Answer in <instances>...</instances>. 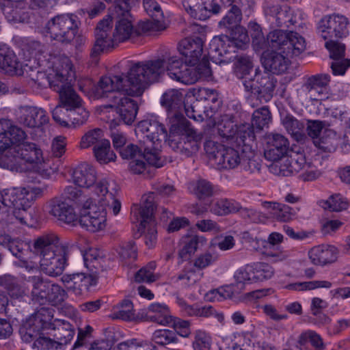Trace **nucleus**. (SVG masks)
I'll return each instance as SVG.
<instances>
[{"instance_id":"40","label":"nucleus","mask_w":350,"mask_h":350,"mask_svg":"<svg viewBox=\"0 0 350 350\" xmlns=\"http://www.w3.org/2000/svg\"><path fill=\"white\" fill-rule=\"evenodd\" d=\"M241 0H233V3L231 5L224 4L225 6H230L231 8L228 11L226 16L219 23V25L221 28L230 30L239 26V23L242 18L241 11L239 8Z\"/></svg>"},{"instance_id":"17","label":"nucleus","mask_w":350,"mask_h":350,"mask_svg":"<svg viewBox=\"0 0 350 350\" xmlns=\"http://www.w3.org/2000/svg\"><path fill=\"white\" fill-rule=\"evenodd\" d=\"M72 62L68 57L62 59L61 68L56 66L48 70V72L42 71H32L29 77L33 82L37 83L41 88L50 87L52 90L57 89L58 83L62 80L64 75L66 72L71 70Z\"/></svg>"},{"instance_id":"53","label":"nucleus","mask_w":350,"mask_h":350,"mask_svg":"<svg viewBox=\"0 0 350 350\" xmlns=\"http://www.w3.org/2000/svg\"><path fill=\"white\" fill-rule=\"evenodd\" d=\"M105 139L102 129L98 128L94 129L88 131L83 135L79 146L81 149H86L91 146L95 147L97 145H100Z\"/></svg>"},{"instance_id":"47","label":"nucleus","mask_w":350,"mask_h":350,"mask_svg":"<svg viewBox=\"0 0 350 350\" xmlns=\"http://www.w3.org/2000/svg\"><path fill=\"white\" fill-rule=\"evenodd\" d=\"M144 144L142 157L148 162L150 165L156 167H161L163 165V160L160 156V148L161 144Z\"/></svg>"},{"instance_id":"6","label":"nucleus","mask_w":350,"mask_h":350,"mask_svg":"<svg viewBox=\"0 0 350 350\" xmlns=\"http://www.w3.org/2000/svg\"><path fill=\"white\" fill-rule=\"evenodd\" d=\"M154 208L153 193L144 196L142 204H134L131 207L132 221L139 223L138 231L144 236L145 244L149 248L154 246L157 242V231L153 219Z\"/></svg>"},{"instance_id":"5","label":"nucleus","mask_w":350,"mask_h":350,"mask_svg":"<svg viewBox=\"0 0 350 350\" xmlns=\"http://www.w3.org/2000/svg\"><path fill=\"white\" fill-rule=\"evenodd\" d=\"M230 36L214 37L209 44L208 55L213 62L221 64L231 62L237 49H241L250 42L247 30L238 26L229 30Z\"/></svg>"},{"instance_id":"24","label":"nucleus","mask_w":350,"mask_h":350,"mask_svg":"<svg viewBox=\"0 0 350 350\" xmlns=\"http://www.w3.org/2000/svg\"><path fill=\"white\" fill-rule=\"evenodd\" d=\"M61 280L67 288L76 295L88 293L90 287L96 284V280L93 275L83 273L65 274L62 277Z\"/></svg>"},{"instance_id":"52","label":"nucleus","mask_w":350,"mask_h":350,"mask_svg":"<svg viewBox=\"0 0 350 350\" xmlns=\"http://www.w3.org/2000/svg\"><path fill=\"white\" fill-rule=\"evenodd\" d=\"M288 33L281 29L273 30L267 35L266 38L267 47L275 49V51H284L288 41Z\"/></svg>"},{"instance_id":"4","label":"nucleus","mask_w":350,"mask_h":350,"mask_svg":"<svg viewBox=\"0 0 350 350\" xmlns=\"http://www.w3.org/2000/svg\"><path fill=\"white\" fill-rule=\"evenodd\" d=\"M32 253L40 256V269L46 275L57 278L68 265V247L59 242L53 232L41 234L33 241Z\"/></svg>"},{"instance_id":"63","label":"nucleus","mask_w":350,"mask_h":350,"mask_svg":"<svg viewBox=\"0 0 350 350\" xmlns=\"http://www.w3.org/2000/svg\"><path fill=\"white\" fill-rule=\"evenodd\" d=\"M269 170L271 173L277 176H288L293 174L288 157L273 161L269 166Z\"/></svg>"},{"instance_id":"59","label":"nucleus","mask_w":350,"mask_h":350,"mask_svg":"<svg viewBox=\"0 0 350 350\" xmlns=\"http://www.w3.org/2000/svg\"><path fill=\"white\" fill-rule=\"evenodd\" d=\"M133 304L130 300H124L120 305L116 306L111 313L112 319L130 321L134 319Z\"/></svg>"},{"instance_id":"54","label":"nucleus","mask_w":350,"mask_h":350,"mask_svg":"<svg viewBox=\"0 0 350 350\" xmlns=\"http://www.w3.org/2000/svg\"><path fill=\"white\" fill-rule=\"evenodd\" d=\"M282 124L286 131L298 141L303 137L304 124L291 115H286L282 119Z\"/></svg>"},{"instance_id":"22","label":"nucleus","mask_w":350,"mask_h":350,"mask_svg":"<svg viewBox=\"0 0 350 350\" xmlns=\"http://www.w3.org/2000/svg\"><path fill=\"white\" fill-rule=\"evenodd\" d=\"M183 5L192 18L200 21L207 19L219 10V6L214 3V0H183Z\"/></svg>"},{"instance_id":"18","label":"nucleus","mask_w":350,"mask_h":350,"mask_svg":"<svg viewBox=\"0 0 350 350\" xmlns=\"http://www.w3.org/2000/svg\"><path fill=\"white\" fill-rule=\"evenodd\" d=\"M55 323L52 310L41 308L25 324L26 334L31 338L36 337L43 330L53 329Z\"/></svg>"},{"instance_id":"42","label":"nucleus","mask_w":350,"mask_h":350,"mask_svg":"<svg viewBox=\"0 0 350 350\" xmlns=\"http://www.w3.org/2000/svg\"><path fill=\"white\" fill-rule=\"evenodd\" d=\"M53 330L55 331L53 336L55 339L63 345L68 343L75 335L72 325L65 320L55 319V327Z\"/></svg>"},{"instance_id":"23","label":"nucleus","mask_w":350,"mask_h":350,"mask_svg":"<svg viewBox=\"0 0 350 350\" xmlns=\"http://www.w3.org/2000/svg\"><path fill=\"white\" fill-rule=\"evenodd\" d=\"M325 46L329 51L330 58L333 60L331 64L333 74L343 75L347 69L350 67V59L344 58L345 45L338 41L329 40L325 42Z\"/></svg>"},{"instance_id":"29","label":"nucleus","mask_w":350,"mask_h":350,"mask_svg":"<svg viewBox=\"0 0 350 350\" xmlns=\"http://www.w3.org/2000/svg\"><path fill=\"white\" fill-rule=\"evenodd\" d=\"M14 155H16V166L20 160L31 164H41L44 161L42 150L38 145L26 142L16 146Z\"/></svg>"},{"instance_id":"26","label":"nucleus","mask_w":350,"mask_h":350,"mask_svg":"<svg viewBox=\"0 0 350 350\" xmlns=\"http://www.w3.org/2000/svg\"><path fill=\"white\" fill-rule=\"evenodd\" d=\"M143 5L151 20L144 21L139 26L144 32L161 31L165 28L163 14L159 3L154 0H144Z\"/></svg>"},{"instance_id":"16","label":"nucleus","mask_w":350,"mask_h":350,"mask_svg":"<svg viewBox=\"0 0 350 350\" xmlns=\"http://www.w3.org/2000/svg\"><path fill=\"white\" fill-rule=\"evenodd\" d=\"M349 23L348 18L343 15H326L319 23V33L324 40L346 37L349 34Z\"/></svg>"},{"instance_id":"56","label":"nucleus","mask_w":350,"mask_h":350,"mask_svg":"<svg viewBox=\"0 0 350 350\" xmlns=\"http://www.w3.org/2000/svg\"><path fill=\"white\" fill-rule=\"evenodd\" d=\"M332 283L327 280H314L309 282L291 283L286 286V288L291 291H311L316 288H329Z\"/></svg>"},{"instance_id":"62","label":"nucleus","mask_w":350,"mask_h":350,"mask_svg":"<svg viewBox=\"0 0 350 350\" xmlns=\"http://www.w3.org/2000/svg\"><path fill=\"white\" fill-rule=\"evenodd\" d=\"M253 64L249 56H239L234 64V72L237 77L247 80V76L252 70Z\"/></svg>"},{"instance_id":"55","label":"nucleus","mask_w":350,"mask_h":350,"mask_svg":"<svg viewBox=\"0 0 350 350\" xmlns=\"http://www.w3.org/2000/svg\"><path fill=\"white\" fill-rule=\"evenodd\" d=\"M21 47L27 60L36 58L44 51V46L40 42L30 38L23 39Z\"/></svg>"},{"instance_id":"46","label":"nucleus","mask_w":350,"mask_h":350,"mask_svg":"<svg viewBox=\"0 0 350 350\" xmlns=\"http://www.w3.org/2000/svg\"><path fill=\"white\" fill-rule=\"evenodd\" d=\"M308 343H310L314 350H324L325 348L321 336L313 330L304 332L298 338L297 346L301 349H303Z\"/></svg>"},{"instance_id":"13","label":"nucleus","mask_w":350,"mask_h":350,"mask_svg":"<svg viewBox=\"0 0 350 350\" xmlns=\"http://www.w3.org/2000/svg\"><path fill=\"white\" fill-rule=\"evenodd\" d=\"M118 45L111 16H107L98 23L95 30V42L90 53L92 62L96 63L102 53L110 51Z\"/></svg>"},{"instance_id":"36","label":"nucleus","mask_w":350,"mask_h":350,"mask_svg":"<svg viewBox=\"0 0 350 350\" xmlns=\"http://www.w3.org/2000/svg\"><path fill=\"white\" fill-rule=\"evenodd\" d=\"M147 317L151 321L163 325H170L173 323V317L165 304H151L147 309Z\"/></svg>"},{"instance_id":"19","label":"nucleus","mask_w":350,"mask_h":350,"mask_svg":"<svg viewBox=\"0 0 350 350\" xmlns=\"http://www.w3.org/2000/svg\"><path fill=\"white\" fill-rule=\"evenodd\" d=\"M73 80H75V72L72 66L71 70L66 72L62 80L58 83L59 88L53 90L59 94L62 105L70 109L79 107L81 103L80 97L72 88Z\"/></svg>"},{"instance_id":"1","label":"nucleus","mask_w":350,"mask_h":350,"mask_svg":"<svg viewBox=\"0 0 350 350\" xmlns=\"http://www.w3.org/2000/svg\"><path fill=\"white\" fill-rule=\"evenodd\" d=\"M167 57L138 62L131 67L127 75L104 76L98 81L96 96H103L106 92L114 90L140 96L150 83L157 82L165 71L167 72Z\"/></svg>"},{"instance_id":"7","label":"nucleus","mask_w":350,"mask_h":350,"mask_svg":"<svg viewBox=\"0 0 350 350\" xmlns=\"http://www.w3.org/2000/svg\"><path fill=\"white\" fill-rule=\"evenodd\" d=\"M98 86V83L96 85H94L90 79L85 80L84 85H79V88L82 92L90 94V96L95 99L107 98L109 96V94L115 93L111 97L110 107L114 109L118 114L120 120L125 124H131L135 121L137 113L138 106L137 103L133 99L127 97L126 94L128 95V94L122 90H114L106 92L105 96L97 97L96 96V89ZM129 96L130 95L129 94Z\"/></svg>"},{"instance_id":"8","label":"nucleus","mask_w":350,"mask_h":350,"mask_svg":"<svg viewBox=\"0 0 350 350\" xmlns=\"http://www.w3.org/2000/svg\"><path fill=\"white\" fill-rule=\"evenodd\" d=\"M277 81L267 72L256 71L254 79L243 80V84L247 92H251L247 100L252 107L260 103L269 101L273 96Z\"/></svg>"},{"instance_id":"60","label":"nucleus","mask_w":350,"mask_h":350,"mask_svg":"<svg viewBox=\"0 0 350 350\" xmlns=\"http://www.w3.org/2000/svg\"><path fill=\"white\" fill-rule=\"evenodd\" d=\"M253 278L255 282L270 279L274 274L273 268L267 263L256 262L252 264Z\"/></svg>"},{"instance_id":"15","label":"nucleus","mask_w":350,"mask_h":350,"mask_svg":"<svg viewBox=\"0 0 350 350\" xmlns=\"http://www.w3.org/2000/svg\"><path fill=\"white\" fill-rule=\"evenodd\" d=\"M110 16L116 20L115 29L113 31L118 44L128 40L134 35L135 31L133 17L128 8H124L122 5H115Z\"/></svg>"},{"instance_id":"14","label":"nucleus","mask_w":350,"mask_h":350,"mask_svg":"<svg viewBox=\"0 0 350 350\" xmlns=\"http://www.w3.org/2000/svg\"><path fill=\"white\" fill-rule=\"evenodd\" d=\"M135 133L138 137L146 139L144 140V144L158 145L165 142L167 137L166 128L156 117L139 122L135 128Z\"/></svg>"},{"instance_id":"25","label":"nucleus","mask_w":350,"mask_h":350,"mask_svg":"<svg viewBox=\"0 0 350 350\" xmlns=\"http://www.w3.org/2000/svg\"><path fill=\"white\" fill-rule=\"evenodd\" d=\"M289 150V142L284 135L278 133H271L267 138V147L265 150V157L269 161H277L283 159Z\"/></svg>"},{"instance_id":"9","label":"nucleus","mask_w":350,"mask_h":350,"mask_svg":"<svg viewBox=\"0 0 350 350\" xmlns=\"http://www.w3.org/2000/svg\"><path fill=\"white\" fill-rule=\"evenodd\" d=\"M29 281L32 284L31 300L35 304H50L56 306L61 305L68 297L66 291L62 286L40 276H32Z\"/></svg>"},{"instance_id":"3","label":"nucleus","mask_w":350,"mask_h":350,"mask_svg":"<svg viewBox=\"0 0 350 350\" xmlns=\"http://www.w3.org/2000/svg\"><path fill=\"white\" fill-rule=\"evenodd\" d=\"M107 208L117 215L120 211L121 203L107 189V182L103 180L96 187L95 196L84 202L79 217L80 225L92 232L103 230L107 225Z\"/></svg>"},{"instance_id":"30","label":"nucleus","mask_w":350,"mask_h":350,"mask_svg":"<svg viewBox=\"0 0 350 350\" xmlns=\"http://www.w3.org/2000/svg\"><path fill=\"white\" fill-rule=\"evenodd\" d=\"M14 202V217L23 225H31V214L29 209L30 204L25 187L16 188Z\"/></svg>"},{"instance_id":"44","label":"nucleus","mask_w":350,"mask_h":350,"mask_svg":"<svg viewBox=\"0 0 350 350\" xmlns=\"http://www.w3.org/2000/svg\"><path fill=\"white\" fill-rule=\"evenodd\" d=\"M183 135L184 143L181 147L178 146V148L185 150L187 156L198 152L200 148L199 142L202 138V135L197 133V132L191 128H187L185 129V133Z\"/></svg>"},{"instance_id":"31","label":"nucleus","mask_w":350,"mask_h":350,"mask_svg":"<svg viewBox=\"0 0 350 350\" xmlns=\"http://www.w3.org/2000/svg\"><path fill=\"white\" fill-rule=\"evenodd\" d=\"M289 59L281 51H267L262 55V64L265 69L278 75L287 70L291 63Z\"/></svg>"},{"instance_id":"12","label":"nucleus","mask_w":350,"mask_h":350,"mask_svg":"<svg viewBox=\"0 0 350 350\" xmlns=\"http://www.w3.org/2000/svg\"><path fill=\"white\" fill-rule=\"evenodd\" d=\"M204 150L211 163L219 169H234L240 165L243 154L231 147H226L213 140L204 144Z\"/></svg>"},{"instance_id":"39","label":"nucleus","mask_w":350,"mask_h":350,"mask_svg":"<svg viewBox=\"0 0 350 350\" xmlns=\"http://www.w3.org/2000/svg\"><path fill=\"white\" fill-rule=\"evenodd\" d=\"M306 49V42L302 36L293 31L288 33V41L284 47V51H282L284 53L291 58L300 55Z\"/></svg>"},{"instance_id":"43","label":"nucleus","mask_w":350,"mask_h":350,"mask_svg":"<svg viewBox=\"0 0 350 350\" xmlns=\"http://www.w3.org/2000/svg\"><path fill=\"white\" fill-rule=\"evenodd\" d=\"M219 135L227 141L234 138L237 125L234 124L233 117L231 115L224 114L220 116L217 124Z\"/></svg>"},{"instance_id":"32","label":"nucleus","mask_w":350,"mask_h":350,"mask_svg":"<svg viewBox=\"0 0 350 350\" xmlns=\"http://www.w3.org/2000/svg\"><path fill=\"white\" fill-rule=\"evenodd\" d=\"M329 81L328 75H315L308 78L304 87L311 100H319L326 96V88Z\"/></svg>"},{"instance_id":"61","label":"nucleus","mask_w":350,"mask_h":350,"mask_svg":"<svg viewBox=\"0 0 350 350\" xmlns=\"http://www.w3.org/2000/svg\"><path fill=\"white\" fill-rule=\"evenodd\" d=\"M183 103V94L177 90H169L161 98V103L168 109L178 108Z\"/></svg>"},{"instance_id":"33","label":"nucleus","mask_w":350,"mask_h":350,"mask_svg":"<svg viewBox=\"0 0 350 350\" xmlns=\"http://www.w3.org/2000/svg\"><path fill=\"white\" fill-rule=\"evenodd\" d=\"M220 349L221 350H273L269 346L252 343L250 336L243 333L236 334L230 338L226 339Z\"/></svg>"},{"instance_id":"49","label":"nucleus","mask_w":350,"mask_h":350,"mask_svg":"<svg viewBox=\"0 0 350 350\" xmlns=\"http://www.w3.org/2000/svg\"><path fill=\"white\" fill-rule=\"evenodd\" d=\"M240 209L241 204L235 200L219 199L213 204L211 212L217 215H226L238 212Z\"/></svg>"},{"instance_id":"57","label":"nucleus","mask_w":350,"mask_h":350,"mask_svg":"<svg viewBox=\"0 0 350 350\" xmlns=\"http://www.w3.org/2000/svg\"><path fill=\"white\" fill-rule=\"evenodd\" d=\"M320 206L325 210L340 212L347 208L348 202L340 194H334L327 200L321 201Z\"/></svg>"},{"instance_id":"50","label":"nucleus","mask_w":350,"mask_h":350,"mask_svg":"<svg viewBox=\"0 0 350 350\" xmlns=\"http://www.w3.org/2000/svg\"><path fill=\"white\" fill-rule=\"evenodd\" d=\"M93 152L96 161L101 164L114 161L116 158L115 153L111 150L110 142L107 139L100 145L94 147Z\"/></svg>"},{"instance_id":"34","label":"nucleus","mask_w":350,"mask_h":350,"mask_svg":"<svg viewBox=\"0 0 350 350\" xmlns=\"http://www.w3.org/2000/svg\"><path fill=\"white\" fill-rule=\"evenodd\" d=\"M308 255L313 265L323 266L336 260L338 250L333 245H319L311 248Z\"/></svg>"},{"instance_id":"27","label":"nucleus","mask_w":350,"mask_h":350,"mask_svg":"<svg viewBox=\"0 0 350 350\" xmlns=\"http://www.w3.org/2000/svg\"><path fill=\"white\" fill-rule=\"evenodd\" d=\"M33 243L29 241H23L19 238H14L12 241L9 250L18 260L15 262L18 267L24 268L27 271H31L37 269L38 264L35 260L26 258L25 252L30 251L32 252Z\"/></svg>"},{"instance_id":"48","label":"nucleus","mask_w":350,"mask_h":350,"mask_svg":"<svg viewBox=\"0 0 350 350\" xmlns=\"http://www.w3.org/2000/svg\"><path fill=\"white\" fill-rule=\"evenodd\" d=\"M0 280L12 299L21 300L27 295V289L21 285L16 279L8 276L1 278Z\"/></svg>"},{"instance_id":"51","label":"nucleus","mask_w":350,"mask_h":350,"mask_svg":"<svg viewBox=\"0 0 350 350\" xmlns=\"http://www.w3.org/2000/svg\"><path fill=\"white\" fill-rule=\"evenodd\" d=\"M235 131L234 138L230 142L239 146L249 145V142H253L255 138L254 126L250 124H244L236 127Z\"/></svg>"},{"instance_id":"37","label":"nucleus","mask_w":350,"mask_h":350,"mask_svg":"<svg viewBox=\"0 0 350 350\" xmlns=\"http://www.w3.org/2000/svg\"><path fill=\"white\" fill-rule=\"evenodd\" d=\"M12 147L10 139L6 131L0 129V167L14 169L16 166L14 152H10Z\"/></svg>"},{"instance_id":"10","label":"nucleus","mask_w":350,"mask_h":350,"mask_svg":"<svg viewBox=\"0 0 350 350\" xmlns=\"http://www.w3.org/2000/svg\"><path fill=\"white\" fill-rule=\"evenodd\" d=\"M79 23L78 17L73 14H59L47 22L44 30L52 40L69 44L78 33Z\"/></svg>"},{"instance_id":"35","label":"nucleus","mask_w":350,"mask_h":350,"mask_svg":"<svg viewBox=\"0 0 350 350\" xmlns=\"http://www.w3.org/2000/svg\"><path fill=\"white\" fill-rule=\"evenodd\" d=\"M0 71L10 75H20L23 72L14 51L4 44H0Z\"/></svg>"},{"instance_id":"21","label":"nucleus","mask_w":350,"mask_h":350,"mask_svg":"<svg viewBox=\"0 0 350 350\" xmlns=\"http://www.w3.org/2000/svg\"><path fill=\"white\" fill-rule=\"evenodd\" d=\"M46 207L49 215L65 224L75 225L78 221V216L72 205L61 198L50 200Z\"/></svg>"},{"instance_id":"41","label":"nucleus","mask_w":350,"mask_h":350,"mask_svg":"<svg viewBox=\"0 0 350 350\" xmlns=\"http://www.w3.org/2000/svg\"><path fill=\"white\" fill-rule=\"evenodd\" d=\"M207 239L204 236L192 235L187 237L183 247L180 250L178 256L183 261L189 260L198 247L204 246Z\"/></svg>"},{"instance_id":"45","label":"nucleus","mask_w":350,"mask_h":350,"mask_svg":"<svg viewBox=\"0 0 350 350\" xmlns=\"http://www.w3.org/2000/svg\"><path fill=\"white\" fill-rule=\"evenodd\" d=\"M339 143V138L332 130H325L323 135L317 139H314V144L319 149L324 152H333L336 150Z\"/></svg>"},{"instance_id":"38","label":"nucleus","mask_w":350,"mask_h":350,"mask_svg":"<svg viewBox=\"0 0 350 350\" xmlns=\"http://www.w3.org/2000/svg\"><path fill=\"white\" fill-rule=\"evenodd\" d=\"M262 206L269 213L279 221L288 222L295 216V211L289 206L276 202H264Z\"/></svg>"},{"instance_id":"20","label":"nucleus","mask_w":350,"mask_h":350,"mask_svg":"<svg viewBox=\"0 0 350 350\" xmlns=\"http://www.w3.org/2000/svg\"><path fill=\"white\" fill-rule=\"evenodd\" d=\"M72 179L73 183L83 188L92 189L93 195L95 196L96 187L100 182L105 180L107 182V189H108L109 182L107 179H101L97 181L96 172L95 169L86 163L79 165L72 172Z\"/></svg>"},{"instance_id":"58","label":"nucleus","mask_w":350,"mask_h":350,"mask_svg":"<svg viewBox=\"0 0 350 350\" xmlns=\"http://www.w3.org/2000/svg\"><path fill=\"white\" fill-rule=\"evenodd\" d=\"M255 50H262L267 48L266 38L264 36L260 26L256 22L251 21L248 24V30Z\"/></svg>"},{"instance_id":"64","label":"nucleus","mask_w":350,"mask_h":350,"mask_svg":"<svg viewBox=\"0 0 350 350\" xmlns=\"http://www.w3.org/2000/svg\"><path fill=\"white\" fill-rule=\"evenodd\" d=\"M116 252L122 261L133 260L137 258V247L133 241L122 242Z\"/></svg>"},{"instance_id":"28","label":"nucleus","mask_w":350,"mask_h":350,"mask_svg":"<svg viewBox=\"0 0 350 350\" xmlns=\"http://www.w3.org/2000/svg\"><path fill=\"white\" fill-rule=\"evenodd\" d=\"M18 119L21 124L29 128H39L49 122L44 110L31 106L21 107Z\"/></svg>"},{"instance_id":"11","label":"nucleus","mask_w":350,"mask_h":350,"mask_svg":"<svg viewBox=\"0 0 350 350\" xmlns=\"http://www.w3.org/2000/svg\"><path fill=\"white\" fill-rule=\"evenodd\" d=\"M262 8L268 20L275 27L289 28L299 24L304 18L301 10H293L286 5H280L278 0H265Z\"/></svg>"},{"instance_id":"2","label":"nucleus","mask_w":350,"mask_h":350,"mask_svg":"<svg viewBox=\"0 0 350 350\" xmlns=\"http://www.w3.org/2000/svg\"><path fill=\"white\" fill-rule=\"evenodd\" d=\"M203 46L204 42L199 37L183 39L178 44V50L183 57L184 64L177 56L168 57L169 77L186 85L208 78L211 75V70L208 61L202 57Z\"/></svg>"}]
</instances>
